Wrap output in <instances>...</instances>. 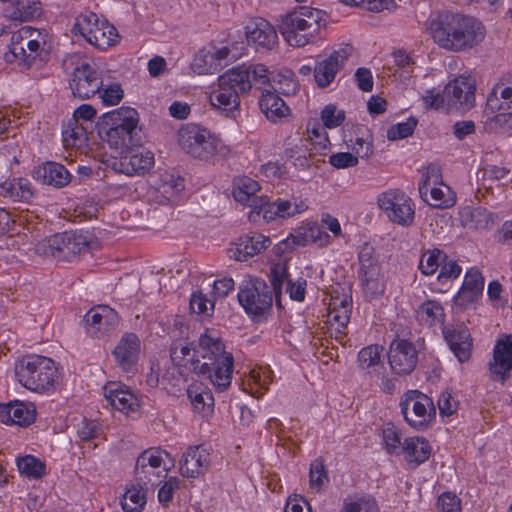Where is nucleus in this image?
Returning a JSON list of instances; mask_svg holds the SVG:
<instances>
[{
	"mask_svg": "<svg viewBox=\"0 0 512 512\" xmlns=\"http://www.w3.org/2000/svg\"><path fill=\"white\" fill-rule=\"evenodd\" d=\"M199 345L203 350L202 360L195 359L196 351L189 340L170 344V358L178 368L191 365L195 373L205 375L218 391L225 390L231 383L233 371V356L224 351V345L219 339L202 335Z\"/></svg>",
	"mask_w": 512,
	"mask_h": 512,
	"instance_id": "obj_1",
	"label": "nucleus"
},
{
	"mask_svg": "<svg viewBox=\"0 0 512 512\" xmlns=\"http://www.w3.org/2000/svg\"><path fill=\"white\" fill-rule=\"evenodd\" d=\"M138 122V112L135 109L122 107L102 116L99 134L110 148L121 154L131 146L141 144L142 136Z\"/></svg>",
	"mask_w": 512,
	"mask_h": 512,
	"instance_id": "obj_2",
	"label": "nucleus"
},
{
	"mask_svg": "<svg viewBox=\"0 0 512 512\" xmlns=\"http://www.w3.org/2000/svg\"><path fill=\"white\" fill-rule=\"evenodd\" d=\"M287 277L285 267L276 266L271 269L270 287L263 279L251 278L239 288L238 300L245 311L253 316H263L271 310L273 294L276 304L280 306V294L284 280Z\"/></svg>",
	"mask_w": 512,
	"mask_h": 512,
	"instance_id": "obj_3",
	"label": "nucleus"
},
{
	"mask_svg": "<svg viewBox=\"0 0 512 512\" xmlns=\"http://www.w3.org/2000/svg\"><path fill=\"white\" fill-rule=\"evenodd\" d=\"M14 370L18 382L35 392L49 391L58 379L55 362L40 355L23 356L15 363Z\"/></svg>",
	"mask_w": 512,
	"mask_h": 512,
	"instance_id": "obj_4",
	"label": "nucleus"
},
{
	"mask_svg": "<svg viewBox=\"0 0 512 512\" xmlns=\"http://www.w3.org/2000/svg\"><path fill=\"white\" fill-rule=\"evenodd\" d=\"M322 21V11L300 7L282 18L279 31L290 46L303 47L318 33Z\"/></svg>",
	"mask_w": 512,
	"mask_h": 512,
	"instance_id": "obj_5",
	"label": "nucleus"
},
{
	"mask_svg": "<svg viewBox=\"0 0 512 512\" xmlns=\"http://www.w3.org/2000/svg\"><path fill=\"white\" fill-rule=\"evenodd\" d=\"M181 149L199 160L208 161L216 155H226L227 146L207 128L195 123L183 125L177 133Z\"/></svg>",
	"mask_w": 512,
	"mask_h": 512,
	"instance_id": "obj_6",
	"label": "nucleus"
},
{
	"mask_svg": "<svg viewBox=\"0 0 512 512\" xmlns=\"http://www.w3.org/2000/svg\"><path fill=\"white\" fill-rule=\"evenodd\" d=\"M218 82V89L210 96L212 106L234 113L239 107L240 96L247 94L252 88L249 71L245 65L234 67L221 75Z\"/></svg>",
	"mask_w": 512,
	"mask_h": 512,
	"instance_id": "obj_7",
	"label": "nucleus"
},
{
	"mask_svg": "<svg viewBox=\"0 0 512 512\" xmlns=\"http://www.w3.org/2000/svg\"><path fill=\"white\" fill-rule=\"evenodd\" d=\"M405 421L412 428L424 431L435 419L436 409L433 400L419 390H408L399 403Z\"/></svg>",
	"mask_w": 512,
	"mask_h": 512,
	"instance_id": "obj_8",
	"label": "nucleus"
},
{
	"mask_svg": "<svg viewBox=\"0 0 512 512\" xmlns=\"http://www.w3.org/2000/svg\"><path fill=\"white\" fill-rule=\"evenodd\" d=\"M75 29L94 47L104 50L117 42V29L107 20H100L91 11L81 13L76 18Z\"/></svg>",
	"mask_w": 512,
	"mask_h": 512,
	"instance_id": "obj_9",
	"label": "nucleus"
},
{
	"mask_svg": "<svg viewBox=\"0 0 512 512\" xmlns=\"http://www.w3.org/2000/svg\"><path fill=\"white\" fill-rule=\"evenodd\" d=\"M89 241L82 234L74 231L55 234L37 245L36 251L50 255L59 260H68L76 257L88 249Z\"/></svg>",
	"mask_w": 512,
	"mask_h": 512,
	"instance_id": "obj_10",
	"label": "nucleus"
},
{
	"mask_svg": "<svg viewBox=\"0 0 512 512\" xmlns=\"http://www.w3.org/2000/svg\"><path fill=\"white\" fill-rule=\"evenodd\" d=\"M378 206L387 217L401 226H410L414 220L412 200L399 190H389L377 198Z\"/></svg>",
	"mask_w": 512,
	"mask_h": 512,
	"instance_id": "obj_11",
	"label": "nucleus"
},
{
	"mask_svg": "<svg viewBox=\"0 0 512 512\" xmlns=\"http://www.w3.org/2000/svg\"><path fill=\"white\" fill-rule=\"evenodd\" d=\"M306 209L307 206L303 201L297 203L281 198L270 201L266 197L263 204L258 206V210L250 211L248 218L253 223H260L261 221L268 223L277 218L292 217Z\"/></svg>",
	"mask_w": 512,
	"mask_h": 512,
	"instance_id": "obj_12",
	"label": "nucleus"
},
{
	"mask_svg": "<svg viewBox=\"0 0 512 512\" xmlns=\"http://www.w3.org/2000/svg\"><path fill=\"white\" fill-rule=\"evenodd\" d=\"M475 81L460 75L444 87L446 104L450 109L469 110L475 101Z\"/></svg>",
	"mask_w": 512,
	"mask_h": 512,
	"instance_id": "obj_13",
	"label": "nucleus"
},
{
	"mask_svg": "<svg viewBox=\"0 0 512 512\" xmlns=\"http://www.w3.org/2000/svg\"><path fill=\"white\" fill-rule=\"evenodd\" d=\"M388 361L394 373L408 375L417 365L418 351L412 342L397 337L390 344Z\"/></svg>",
	"mask_w": 512,
	"mask_h": 512,
	"instance_id": "obj_14",
	"label": "nucleus"
},
{
	"mask_svg": "<svg viewBox=\"0 0 512 512\" xmlns=\"http://www.w3.org/2000/svg\"><path fill=\"white\" fill-rule=\"evenodd\" d=\"M102 84L100 73L89 63L83 62L74 69L70 88L75 97L88 99L100 92Z\"/></svg>",
	"mask_w": 512,
	"mask_h": 512,
	"instance_id": "obj_15",
	"label": "nucleus"
},
{
	"mask_svg": "<svg viewBox=\"0 0 512 512\" xmlns=\"http://www.w3.org/2000/svg\"><path fill=\"white\" fill-rule=\"evenodd\" d=\"M458 13L443 12L431 23L434 41L448 51L458 52Z\"/></svg>",
	"mask_w": 512,
	"mask_h": 512,
	"instance_id": "obj_16",
	"label": "nucleus"
},
{
	"mask_svg": "<svg viewBox=\"0 0 512 512\" xmlns=\"http://www.w3.org/2000/svg\"><path fill=\"white\" fill-rule=\"evenodd\" d=\"M86 331L93 338H101L118 325L117 313L108 306L90 309L84 317Z\"/></svg>",
	"mask_w": 512,
	"mask_h": 512,
	"instance_id": "obj_17",
	"label": "nucleus"
},
{
	"mask_svg": "<svg viewBox=\"0 0 512 512\" xmlns=\"http://www.w3.org/2000/svg\"><path fill=\"white\" fill-rule=\"evenodd\" d=\"M512 370V334L501 337L493 350V362L490 363V373L494 381L502 384L510 377Z\"/></svg>",
	"mask_w": 512,
	"mask_h": 512,
	"instance_id": "obj_18",
	"label": "nucleus"
},
{
	"mask_svg": "<svg viewBox=\"0 0 512 512\" xmlns=\"http://www.w3.org/2000/svg\"><path fill=\"white\" fill-rule=\"evenodd\" d=\"M120 155V171L127 175L144 174L154 165V154L148 149L131 146Z\"/></svg>",
	"mask_w": 512,
	"mask_h": 512,
	"instance_id": "obj_19",
	"label": "nucleus"
},
{
	"mask_svg": "<svg viewBox=\"0 0 512 512\" xmlns=\"http://www.w3.org/2000/svg\"><path fill=\"white\" fill-rule=\"evenodd\" d=\"M245 35L248 44L256 49L271 50L278 40L275 28L263 18L251 19L245 26Z\"/></svg>",
	"mask_w": 512,
	"mask_h": 512,
	"instance_id": "obj_20",
	"label": "nucleus"
},
{
	"mask_svg": "<svg viewBox=\"0 0 512 512\" xmlns=\"http://www.w3.org/2000/svg\"><path fill=\"white\" fill-rule=\"evenodd\" d=\"M112 353L122 371L134 373L137 370L140 339L134 333H127L120 339Z\"/></svg>",
	"mask_w": 512,
	"mask_h": 512,
	"instance_id": "obj_21",
	"label": "nucleus"
},
{
	"mask_svg": "<svg viewBox=\"0 0 512 512\" xmlns=\"http://www.w3.org/2000/svg\"><path fill=\"white\" fill-rule=\"evenodd\" d=\"M484 25L474 17L458 14V52L472 49L485 38Z\"/></svg>",
	"mask_w": 512,
	"mask_h": 512,
	"instance_id": "obj_22",
	"label": "nucleus"
},
{
	"mask_svg": "<svg viewBox=\"0 0 512 512\" xmlns=\"http://www.w3.org/2000/svg\"><path fill=\"white\" fill-rule=\"evenodd\" d=\"M211 465L210 452L203 445L191 447L183 456L181 473L187 478L204 475Z\"/></svg>",
	"mask_w": 512,
	"mask_h": 512,
	"instance_id": "obj_23",
	"label": "nucleus"
},
{
	"mask_svg": "<svg viewBox=\"0 0 512 512\" xmlns=\"http://www.w3.org/2000/svg\"><path fill=\"white\" fill-rule=\"evenodd\" d=\"M443 334L459 362L463 363L468 361L472 351V338L468 329L462 326L458 329L445 327Z\"/></svg>",
	"mask_w": 512,
	"mask_h": 512,
	"instance_id": "obj_24",
	"label": "nucleus"
},
{
	"mask_svg": "<svg viewBox=\"0 0 512 512\" xmlns=\"http://www.w3.org/2000/svg\"><path fill=\"white\" fill-rule=\"evenodd\" d=\"M34 178L43 185L56 188L66 186L71 180L70 173L65 166L57 162H46L38 166L34 171Z\"/></svg>",
	"mask_w": 512,
	"mask_h": 512,
	"instance_id": "obj_25",
	"label": "nucleus"
},
{
	"mask_svg": "<svg viewBox=\"0 0 512 512\" xmlns=\"http://www.w3.org/2000/svg\"><path fill=\"white\" fill-rule=\"evenodd\" d=\"M484 279L476 269H470L464 278L460 291L456 296V302L461 306H468L474 303L482 294Z\"/></svg>",
	"mask_w": 512,
	"mask_h": 512,
	"instance_id": "obj_26",
	"label": "nucleus"
},
{
	"mask_svg": "<svg viewBox=\"0 0 512 512\" xmlns=\"http://www.w3.org/2000/svg\"><path fill=\"white\" fill-rule=\"evenodd\" d=\"M259 107L266 118L271 122H278L290 115V108L271 90H265L259 99Z\"/></svg>",
	"mask_w": 512,
	"mask_h": 512,
	"instance_id": "obj_27",
	"label": "nucleus"
},
{
	"mask_svg": "<svg viewBox=\"0 0 512 512\" xmlns=\"http://www.w3.org/2000/svg\"><path fill=\"white\" fill-rule=\"evenodd\" d=\"M104 395L115 409L129 413L134 410L136 398L125 386L116 382H109L104 386Z\"/></svg>",
	"mask_w": 512,
	"mask_h": 512,
	"instance_id": "obj_28",
	"label": "nucleus"
},
{
	"mask_svg": "<svg viewBox=\"0 0 512 512\" xmlns=\"http://www.w3.org/2000/svg\"><path fill=\"white\" fill-rule=\"evenodd\" d=\"M271 245V240L259 233H250L239 239L236 248V259L238 261H247Z\"/></svg>",
	"mask_w": 512,
	"mask_h": 512,
	"instance_id": "obj_29",
	"label": "nucleus"
},
{
	"mask_svg": "<svg viewBox=\"0 0 512 512\" xmlns=\"http://www.w3.org/2000/svg\"><path fill=\"white\" fill-rule=\"evenodd\" d=\"M260 189L257 181L243 177L238 179L237 187L233 192L234 199L237 202L248 205L251 207V211L258 210V206L263 204L266 196H257L256 192Z\"/></svg>",
	"mask_w": 512,
	"mask_h": 512,
	"instance_id": "obj_30",
	"label": "nucleus"
},
{
	"mask_svg": "<svg viewBox=\"0 0 512 512\" xmlns=\"http://www.w3.org/2000/svg\"><path fill=\"white\" fill-rule=\"evenodd\" d=\"M1 422L16 424L22 427L30 425L35 420V411L23 403L7 404L0 407Z\"/></svg>",
	"mask_w": 512,
	"mask_h": 512,
	"instance_id": "obj_31",
	"label": "nucleus"
},
{
	"mask_svg": "<svg viewBox=\"0 0 512 512\" xmlns=\"http://www.w3.org/2000/svg\"><path fill=\"white\" fill-rule=\"evenodd\" d=\"M402 452L407 462L419 465L429 459L431 446L423 437H410L404 440Z\"/></svg>",
	"mask_w": 512,
	"mask_h": 512,
	"instance_id": "obj_32",
	"label": "nucleus"
},
{
	"mask_svg": "<svg viewBox=\"0 0 512 512\" xmlns=\"http://www.w3.org/2000/svg\"><path fill=\"white\" fill-rule=\"evenodd\" d=\"M0 196L13 201H29L34 196V190L28 179L18 178L1 184Z\"/></svg>",
	"mask_w": 512,
	"mask_h": 512,
	"instance_id": "obj_33",
	"label": "nucleus"
},
{
	"mask_svg": "<svg viewBox=\"0 0 512 512\" xmlns=\"http://www.w3.org/2000/svg\"><path fill=\"white\" fill-rule=\"evenodd\" d=\"M187 396L195 411L201 412L206 407L209 408L214 404V398L211 391L202 383L194 382L187 389Z\"/></svg>",
	"mask_w": 512,
	"mask_h": 512,
	"instance_id": "obj_34",
	"label": "nucleus"
},
{
	"mask_svg": "<svg viewBox=\"0 0 512 512\" xmlns=\"http://www.w3.org/2000/svg\"><path fill=\"white\" fill-rule=\"evenodd\" d=\"M329 239L330 236L326 232L322 231L317 224H309L303 237L292 235L286 239L285 245L289 248H294L295 246L304 245L306 242L311 241L323 246L328 243Z\"/></svg>",
	"mask_w": 512,
	"mask_h": 512,
	"instance_id": "obj_35",
	"label": "nucleus"
},
{
	"mask_svg": "<svg viewBox=\"0 0 512 512\" xmlns=\"http://www.w3.org/2000/svg\"><path fill=\"white\" fill-rule=\"evenodd\" d=\"M351 306L347 299L340 301L339 305L337 301L330 304L329 320L335 322L338 327L336 328V337H340L345 334L344 329L346 328L350 320Z\"/></svg>",
	"mask_w": 512,
	"mask_h": 512,
	"instance_id": "obj_36",
	"label": "nucleus"
},
{
	"mask_svg": "<svg viewBox=\"0 0 512 512\" xmlns=\"http://www.w3.org/2000/svg\"><path fill=\"white\" fill-rule=\"evenodd\" d=\"M66 148H80L87 140L86 129L75 119H70L62 131Z\"/></svg>",
	"mask_w": 512,
	"mask_h": 512,
	"instance_id": "obj_37",
	"label": "nucleus"
},
{
	"mask_svg": "<svg viewBox=\"0 0 512 512\" xmlns=\"http://www.w3.org/2000/svg\"><path fill=\"white\" fill-rule=\"evenodd\" d=\"M339 63L333 61L330 57L319 61L314 68V78L319 87H327L335 78L339 71Z\"/></svg>",
	"mask_w": 512,
	"mask_h": 512,
	"instance_id": "obj_38",
	"label": "nucleus"
},
{
	"mask_svg": "<svg viewBox=\"0 0 512 512\" xmlns=\"http://www.w3.org/2000/svg\"><path fill=\"white\" fill-rule=\"evenodd\" d=\"M215 59L211 50L203 48L195 55L191 67L198 75L213 74L220 70V63Z\"/></svg>",
	"mask_w": 512,
	"mask_h": 512,
	"instance_id": "obj_39",
	"label": "nucleus"
},
{
	"mask_svg": "<svg viewBox=\"0 0 512 512\" xmlns=\"http://www.w3.org/2000/svg\"><path fill=\"white\" fill-rule=\"evenodd\" d=\"M17 467L19 472L29 479H40L46 473L45 463L32 455L18 458Z\"/></svg>",
	"mask_w": 512,
	"mask_h": 512,
	"instance_id": "obj_40",
	"label": "nucleus"
},
{
	"mask_svg": "<svg viewBox=\"0 0 512 512\" xmlns=\"http://www.w3.org/2000/svg\"><path fill=\"white\" fill-rule=\"evenodd\" d=\"M22 42L23 39L21 33L13 34L10 49L9 52L5 54V59L7 62L18 61L19 64L29 68L34 64V62L33 60H28L29 51L25 44H21Z\"/></svg>",
	"mask_w": 512,
	"mask_h": 512,
	"instance_id": "obj_41",
	"label": "nucleus"
},
{
	"mask_svg": "<svg viewBox=\"0 0 512 512\" xmlns=\"http://www.w3.org/2000/svg\"><path fill=\"white\" fill-rule=\"evenodd\" d=\"M131 485L126 489L121 499V506L125 512H140L146 503V497L143 492V486Z\"/></svg>",
	"mask_w": 512,
	"mask_h": 512,
	"instance_id": "obj_42",
	"label": "nucleus"
},
{
	"mask_svg": "<svg viewBox=\"0 0 512 512\" xmlns=\"http://www.w3.org/2000/svg\"><path fill=\"white\" fill-rule=\"evenodd\" d=\"M358 366L368 373H371V368L373 371L382 369L383 366L380 363V347L378 345H370L361 349L358 353Z\"/></svg>",
	"mask_w": 512,
	"mask_h": 512,
	"instance_id": "obj_43",
	"label": "nucleus"
},
{
	"mask_svg": "<svg viewBox=\"0 0 512 512\" xmlns=\"http://www.w3.org/2000/svg\"><path fill=\"white\" fill-rule=\"evenodd\" d=\"M445 260L446 253L442 250L438 248L426 250L421 256L419 269L424 275H433Z\"/></svg>",
	"mask_w": 512,
	"mask_h": 512,
	"instance_id": "obj_44",
	"label": "nucleus"
},
{
	"mask_svg": "<svg viewBox=\"0 0 512 512\" xmlns=\"http://www.w3.org/2000/svg\"><path fill=\"white\" fill-rule=\"evenodd\" d=\"M494 96L487 99V105L492 110H508L512 108V82L508 86L497 85L493 90Z\"/></svg>",
	"mask_w": 512,
	"mask_h": 512,
	"instance_id": "obj_45",
	"label": "nucleus"
},
{
	"mask_svg": "<svg viewBox=\"0 0 512 512\" xmlns=\"http://www.w3.org/2000/svg\"><path fill=\"white\" fill-rule=\"evenodd\" d=\"M185 184L182 177L170 174L169 177L162 179V200L165 199L169 203H176L175 198L184 190ZM164 202L162 201V205Z\"/></svg>",
	"mask_w": 512,
	"mask_h": 512,
	"instance_id": "obj_46",
	"label": "nucleus"
},
{
	"mask_svg": "<svg viewBox=\"0 0 512 512\" xmlns=\"http://www.w3.org/2000/svg\"><path fill=\"white\" fill-rule=\"evenodd\" d=\"M443 307L437 301H426L417 310V317L427 325H433L443 316Z\"/></svg>",
	"mask_w": 512,
	"mask_h": 512,
	"instance_id": "obj_47",
	"label": "nucleus"
},
{
	"mask_svg": "<svg viewBox=\"0 0 512 512\" xmlns=\"http://www.w3.org/2000/svg\"><path fill=\"white\" fill-rule=\"evenodd\" d=\"M309 477L310 487L317 492L321 491L324 484L328 482V475L322 459H316L312 462Z\"/></svg>",
	"mask_w": 512,
	"mask_h": 512,
	"instance_id": "obj_48",
	"label": "nucleus"
},
{
	"mask_svg": "<svg viewBox=\"0 0 512 512\" xmlns=\"http://www.w3.org/2000/svg\"><path fill=\"white\" fill-rule=\"evenodd\" d=\"M272 89L276 93L283 95H295L299 90V83L292 76L278 74L273 78Z\"/></svg>",
	"mask_w": 512,
	"mask_h": 512,
	"instance_id": "obj_49",
	"label": "nucleus"
},
{
	"mask_svg": "<svg viewBox=\"0 0 512 512\" xmlns=\"http://www.w3.org/2000/svg\"><path fill=\"white\" fill-rule=\"evenodd\" d=\"M416 126L417 120L414 117H410L406 122L398 123L389 127L387 130V138L390 141L407 138L413 134Z\"/></svg>",
	"mask_w": 512,
	"mask_h": 512,
	"instance_id": "obj_50",
	"label": "nucleus"
},
{
	"mask_svg": "<svg viewBox=\"0 0 512 512\" xmlns=\"http://www.w3.org/2000/svg\"><path fill=\"white\" fill-rule=\"evenodd\" d=\"M342 512H379V508L373 498L364 496L355 501H345Z\"/></svg>",
	"mask_w": 512,
	"mask_h": 512,
	"instance_id": "obj_51",
	"label": "nucleus"
},
{
	"mask_svg": "<svg viewBox=\"0 0 512 512\" xmlns=\"http://www.w3.org/2000/svg\"><path fill=\"white\" fill-rule=\"evenodd\" d=\"M321 120L324 127L333 129L344 122L345 112L343 110H338L335 105L329 104L321 111Z\"/></svg>",
	"mask_w": 512,
	"mask_h": 512,
	"instance_id": "obj_52",
	"label": "nucleus"
},
{
	"mask_svg": "<svg viewBox=\"0 0 512 512\" xmlns=\"http://www.w3.org/2000/svg\"><path fill=\"white\" fill-rule=\"evenodd\" d=\"M442 185V174L440 168L435 164L427 166L423 174V182L419 185V192L421 196H427L428 190L431 186Z\"/></svg>",
	"mask_w": 512,
	"mask_h": 512,
	"instance_id": "obj_53",
	"label": "nucleus"
},
{
	"mask_svg": "<svg viewBox=\"0 0 512 512\" xmlns=\"http://www.w3.org/2000/svg\"><path fill=\"white\" fill-rule=\"evenodd\" d=\"M167 385L164 387L168 394L177 396L186 388V378L183 372L178 369H173L172 372H167L165 378Z\"/></svg>",
	"mask_w": 512,
	"mask_h": 512,
	"instance_id": "obj_54",
	"label": "nucleus"
},
{
	"mask_svg": "<svg viewBox=\"0 0 512 512\" xmlns=\"http://www.w3.org/2000/svg\"><path fill=\"white\" fill-rule=\"evenodd\" d=\"M190 309L197 314L210 315L214 310V300L208 298L201 291L195 292L190 299Z\"/></svg>",
	"mask_w": 512,
	"mask_h": 512,
	"instance_id": "obj_55",
	"label": "nucleus"
},
{
	"mask_svg": "<svg viewBox=\"0 0 512 512\" xmlns=\"http://www.w3.org/2000/svg\"><path fill=\"white\" fill-rule=\"evenodd\" d=\"M448 191L449 187L446 185H443V187H436V185L431 186L428 190V193L431 197L429 204L437 208L449 207L453 205V200L446 197Z\"/></svg>",
	"mask_w": 512,
	"mask_h": 512,
	"instance_id": "obj_56",
	"label": "nucleus"
},
{
	"mask_svg": "<svg viewBox=\"0 0 512 512\" xmlns=\"http://www.w3.org/2000/svg\"><path fill=\"white\" fill-rule=\"evenodd\" d=\"M167 334L171 343H181L189 340L188 326L185 325L182 318H176L173 320V324L168 327Z\"/></svg>",
	"mask_w": 512,
	"mask_h": 512,
	"instance_id": "obj_57",
	"label": "nucleus"
},
{
	"mask_svg": "<svg viewBox=\"0 0 512 512\" xmlns=\"http://www.w3.org/2000/svg\"><path fill=\"white\" fill-rule=\"evenodd\" d=\"M461 271L462 269L458 263L446 255V260L441 263L437 278L440 282L456 279L461 274Z\"/></svg>",
	"mask_w": 512,
	"mask_h": 512,
	"instance_id": "obj_58",
	"label": "nucleus"
},
{
	"mask_svg": "<svg viewBox=\"0 0 512 512\" xmlns=\"http://www.w3.org/2000/svg\"><path fill=\"white\" fill-rule=\"evenodd\" d=\"M136 466L140 467L141 472H143V469L147 466L160 467V449L149 448L143 451L137 458Z\"/></svg>",
	"mask_w": 512,
	"mask_h": 512,
	"instance_id": "obj_59",
	"label": "nucleus"
},
{
	"mask_svg": "<svg viewBox=\"0 0 512 512\" xmlns=\"http://www.w3.org/2000/svg\"><path fill=\"white\" fill-rule=\"evenodd\" d=\"M437 504L439 512H461V500L453 493L440 495Z\"/></svg>",
	"mask_w": 512,
	"mask_h": 512,
	"instance_id": "obj_60",
	"label": "nucleus"
},
{
	"mask_svg": "<svg viewBox=\"0 0 512 512\" xmlns=\"http://www.w3.org/2000/svg\"><path fill=\"white\" fill-rule=\"evenodd\" d=\"M358 162V157L349 152H339L329 157V163L337 169L355 167Z\"/></svg>",
	"mask_w": 512,
	"mask_h": 512,
	"instance_id": "obj_61",
	"label": "nucleus"
},
{
	"mask_svg": "<svg viewBox=\"0 0 512 512\" xmlns=\"http://www.w3.org/2000/svg\"><path fill=\"white\" fill-rule=\"evenodd\" d=\"M383 440L388 453H395L400 447L402 448L401 437L395 427H386L383 429Z\"/></svg>",
	"mask_w": 512,
	"mask_h": 512,
	"instance_id": "obj_62",
	"label": "nucleus"
},
{
	"mask_svg": "<svg viewBox=\"0 0 512 512\" xmlns=\"http://www.w3.org/2000/svg\"><path fill=\"white\" fill-rule=\"evenodd\" d=\"M287 282L286 291L289 293L290 298L295 301H303L305 298V291L307 286V281L303 278H299L296 281H292L288 279V276L284 280Z\"/></svg>",
	"mask_w": 512,
	"mask_h": 512,
	"instance_id": "obj_63",
	"label": "nucleus"
},
{
	"mask_svg": "<svg viewBox=\"0 0 512 512\" xmlns=\"http://www.w3.org/2000/svg\"><path fill=\"white\" fill-rule=\"evenodd\" d=\"M249 71V78L257 84H270V72L263 64H254L246 66Z\"/></svg>",
	"mask_w": 512,
	"mask_h": 512,
	"instance_id": "obj_64",
	"label": "nucleus"
}]
</instances>
